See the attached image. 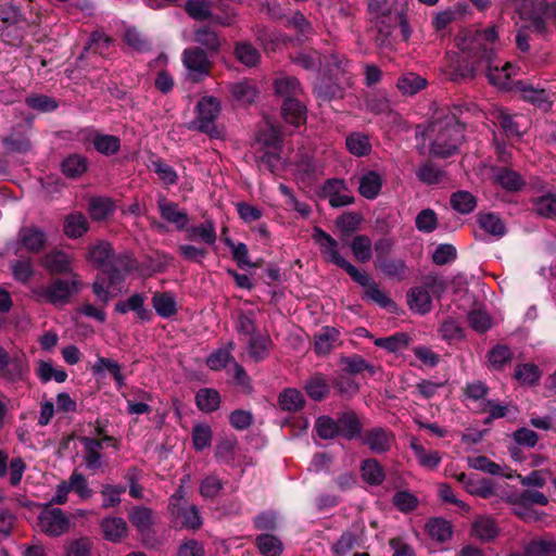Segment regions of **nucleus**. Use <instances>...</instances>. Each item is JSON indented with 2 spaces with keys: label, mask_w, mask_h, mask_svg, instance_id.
I'll use <instances>...</instances> for the list:
<instances>
[{
  "label": "nucleus",
  "mask_w": 556,
  "mask_h": 556,
  "mask_svg": "<svg viewBox=\"0 0 556 556\" xmlns=\"http://www.w3.org/2000/svg\"><path fill=\"white\" fill-rule=\"evenodd\" d=\"M350 61L344 54L330 53L323 62L325 75L330 78L340 79L348 74Z\"/></svg>",
  "instance_id": "nucleus-26"
},
{
  "label": "nucleus",
  "mask_w": 556,
  "mask_h": 556,
  "mask_svg": "<svg viewBox=\"0 0 556 556\" xmlns=\"http://www.w3.org/2000/svg\"><path fill=\"white\" fill-rule=\"evenodd\" d=\"M271 340L266 334H255L249 338V355L256 362L265 359L269 354Z\"/></svg>",
  "instance_id": "nucleus-45"
},
{
  "label": "nucleus",
  "mask_w": 556,
  "mask_h": 556,
  "mask_svg": "<svg viewBox=\"0 0 556 556\" xmlns=\"http://www.w3.org/2000/svg\"><path fill=\"white\" fill-rule=\"evenodd\" d=\"M16 243L30 254H40L48 245V235L38 226H23L17 232Z\"/></svg>",
  "instance_id": "nucleus-9"
},
{
  "label": "nucleus",
  "mask_w": 556,
  "mask_h": 556,
  "mask_svg": "<svg viewBox=\"0 0 556 556\" xmlns=\"http://www.w3.org/2000/svg\"><path fill=\"white\" fill-rule=\"evenodd\" d=\"M314 93L317 99L329 102L343 98L344 89L341 87L339 79L328 77V79L324 78L315 85Z\"/></svg>",
  "instance_id": "nucleus-25"
},
{
  "label": "nucleus",
  "mask_w": 556,
  "mask_h": 556,
  "mask_svg": "<svg viewBox=\"0 0 556 556\" xmlns=\"http://www.w3.org/2000/svg\"><path fill=\"white\" fill-rule=\"evenodd\" d=\"M153 510L146 506H135L129 513V520L139 533L149 532L152 527Z\"/></svg>",
  "instance_id": "nucleus-44"
},
{
  "label": "nucleus",
  "mask_w": 556,
  "mask_h": 556,
  "mask_svg": "<svg viewBox=\"0 0 556 556\" xmlns=\"http://www.w3.org/2000/svg\"><path fill=\"white\" fill-rule=\"evenodd\" d=\"M497 38L495 26L460 33L455 39L456 46L466 54V59L453 67L450 72V79L462 83L471 80L479 74H484L492 85L508 88V70L513 65L509 62L502 64L497 59L493 48Z\"/></svg>",
  "instance_id": "nucleus-1"
},
{
  "label": "nucleus",
  "mask_w": 556,
  "mask_h": 556,
  "mask_svg": "<svg viewBox=\"0 0 556 556\" xmlns=\"http://www.w3.org/2000/svg\"><path fill=\"white\" fill-rule=\"evenodd\" d=\"M356 542V533L351 530H345L331 545L330 549L334 556H346L354 548Z\"/></svg>",
  "instance_id": "nucleus-61"
},
{
  "label": "nucleus",
  "mask_w": 556,
  "mask_h": 556,
  "mask_svg": "<svg viewBox=\"0 0 556 556\" xmlns=\"http://www.w3.org/2000/svg\"><path fill=\"white\" fill-rule=\"evenodd\" d=\"M113 210V203L108 198L94 197L89 201L88 211L91 218L94 220H102L106 218Z\"/></svg>",
  "instance_id": "nucleus-57"
},
{
  "label": "nucleus",
  "mask_w": 556,
  "mask_h": 556,
  "mask_svg": "<svg viewBox=\"0 0 556 556\" xmlns=\"http://www.w3.org/2000/svg\"><path fill=\"white\" fill-rule=\"evenodd\" d=\"M315 430L323 440H331L339 437L337 418L327 415L319 416L315 421Z\"/></svg>",
  "instance_id": "nucleus-55"
},
{
  "label": "nucleus",
  "mask_w": 556,
  "mask_h": 556,
  "mask_svg": "<svg viewBox=\"0 0 556 556\" xmlns=\"http://www.w3.org/2000/svg\"><path fill=\"white\" fill-rule=\"evenodd\" d=\"M306 404L303 393L295 388H286L278 395V405L283 412H300Z\"/></svg>",
  "instance_id": "nucleus-22"
},
{
  "label": "nucleus",
  "mask_w": 556,
  "mask_h": 556,
  "mask_svg": "<svg viewBox=\"0 0 556 556\" xmlns=\"http://www.w3.org/2000/svg\"><path fill=\"white\" fill-rule=\"evenodd\" d=\"M394 433L383 427H374L364 431L359 438L363 445L367 446L374 454H386L390 452L394 442Z\"/></svg>",
  "instance_id": "nucleus-10"
},
{
  "label": "nucleus",
  "mask_w": 556,
  "mask_h": 556,
  "mask_svg": "<svg viewBox=\"0 0 556 556\" xmlns=\"http://www.w3.org/2000/svg\"><path fill=\"white\" fill-rule=\"evenodd\" d=\"M514 353L506 344H496L488 353V361L491 368L502 370L505 365L511 362Z\"/></svg>",
  "instance_id": "nucleus-46"
},
{
  "label": "nucleus",
  "mask_w": 556,
  "mask_h": 556,
  "mask_svg": "<svg viewBox=\"0 0 556 556\" xmlns=\"http://www.w3.org/2000/svg\"><path fill=\"white\" fill-rule=\"evenodd\" d=\"M376 267L389 279L403 281L408 278L410 271L405 261L401 258H387L376 264Z\"/></svg>",
  "instance_id": "nucleus-23"
},
{
  "label": "nucleus",
  "mask_w": 556,
  "mask_h": 556,
  "mask_svg": "<svg viewBox=\"0 0 556 556\" xmlns=\"http://www.w3.org/2000/svg\"><path fill=\"white\" fill-rule=\"evenodd\" d=\"M25 103L28 108L42 113L53 112L59 108V102L46 94H30L25 99Z\"/></svg>",
  "instance_id": "nucleus-60"
},
{
  "label": "nucleus",
  "mask_w": 556,
  "mask_h": 556,
  "mask_svg": "<svg viewBox=\"0 0 556 556\" xmlns=\"http://www.w3.org/2000/svg\"><path fill=\"white\" fill-rule=\"evenodd\" d=\"M281 115L287 123L298 127L306 119V106L299 100V97L283 100Z\"/></svg>",
  "instance_id": "nucleus-19"
},
{
  "label": "nucleus",
  "mask_w": 556,
  "mask_h": 556,
  "mask_svg": "<svg viewBox=\"0 0 556 556\" xmlns=\"http://www.w3.org/2000/svg\"><path fill=\"white\" fill-rule=\"evenodd\" d=\"M303 389L307 396L315 402H321L330 393V384L323 374L311 376L305 380Z\"/></svg>",
  "instance_id": "nucleus-20"
},
{
  "label": "nucleus",
  "mask_w": 556,
  "mask_h": 556,
  "mask_svg": "<svg viewBox=\"0 0 556 556\" xmlns=\"http://www.w3.org/2000/svg\"><path fill=\"white\" fill-rule=\"evenodd\" d=\"M197 407L203 413H213L220 406V395L213 388H202L195 394Z\"/></svg>",
  "instance_id": "nucleus-36"
},
{
  "label": "nucleus",
  "mask_w": 556,
  "mask_h": 556,
  "mask_svg": "<svg viewBox=\"0 0 556 556\" xmlns=\"http://www.w3.org/2000/svg\"><path fill=\"white\" fill-rule=\"evenodd\" d=\"M91 141L96 151L106 156L116 154L121 149V139L114 135L94 131Z\"/></svg>",
  "instance_id": "nucleus-35"
},
{
  "label": "nucleus",
  "mask_w": 556,
  "mask_h": 556,
  "mask_svg": "<svg viewBox=\"0 0 556 556\" xmlns=\"http://www.w3.org/2000/svg\"><path fill=\"white\" fill-rule=\"evenodd\" d=\"M193 41L199 45L211 56L219 53L222 40L218 34L210 26L203 25L194 29Z\"/></svg>",
  "instance_id": "nucleus-15"
},
{
  "label": "nucleus",
  "mask_w": 556,
  "mask_h": 556,
  "mask_svg": "<svg viewBox=\"0 0 556 556\" xmlns=\"http://www.w3.org/2000/svg\"><path fill=\"white\" fill-rule=\"evenodd\" d=\"M28 371V364L24 355H14L9 358L8 366L1 370L2 376L12 382L22 380Z\"/></svg>",
  "instance_id": "nucleus-43"
},
{
  "label": "nucleus",
  "mask_w": 556,
  "mask_h": 556,
  "mask_svg": "<svg viewBox=\"0 0 556 556\" xmlns=\"http://www.w3.org/2000/svg\"><path fill=\"white\" fill-rule=\"evenodd\" d=\"M185 11L195 21H206L212 17L211 2L208 0H187Z\"/></svg>",
  "instance_id": "nucleus-58"
},
{
  "label": "nucleus",
  "mask_w": 556,
  "mask_h": 556,
  "mask_svg": "<svg viewBox=\"0 0 556 556\" xmlns=\"http://www.w3.org/2000/svg\"><path fill=\"white\" fill-rule=\"evenodd\" d=\"M472 531L477 538L489 542L498 534V528L495 520L489 516H480L472 523Z\"/></svg>",
  "instance_id": "nucleus-40"
},
{
  "label": "nucleus",
  "mask_w": 556,
  "mask_h": 556,
  "mask_svg": "<svg viewBox=\"0 0 556 556\" xmlns=\"http://www.w3.org/2000/svg\"><path fill=\"white\" fill-rule=\"evenodd\" d=\"M494 179L503 189L510 192L520 191L526 185V181L516 170L506 166L494 169Z\"/></svg>",
  "instance_id": "nucleus-21"
},
{
  "label": "nucleus",
  "mask_w": 556,
  "mask_h": 556,
  "mask_svg": "<svg viewBox=\"0 0 556 556\" xmlns=\"http://www.w3.org/2000/svg\"><path fill=\"white\" fill-rule=\"evenodd\" d=\"M511 68L508 70L509 77L511 76ZM507 89H515L520 92L522 99L533 105L547 111L552 108V102L548 92L543 88H534L527 80H511L509 78V87Z\"/></svg>",
  "instance_id": "nucleus-11"
},
{
  "label": "nucleus",
  "mask_w": 556,
  "mask_h": 556,
  "mask_svg": "<svg viewBox=\"0 0 556 556\" xmlns=\"http://www.w3.org/2000/svg\"><path fill=\"white\" fill-rule=\"evenodd\" d=\"M345 147L351 154L357 157L367 156L371 152L369 136L359 131H352L346 136Z\"/></svg>",
  "instance_id": "nucleus-29"
},
{
  "label": "nucleus",
  "mask_w": 556,
  "mask_h": 556,
  "mask_svg": "<svg viewBox=\"0 0 556 556\" xmlns=\"http://www.w3.org/2000/svg\"><path fill=\"white\" fill-rule=\"evenodd\" d=\"M157 208L164 220L174 224L178 230L186 229L189 224V216L187 212L179 210L177 203L161 198L157 201Z\"/></svg>",
  "instance_id": "nucleus-14"
},
{
  "label": "nucleus",
  "mask_w": 556,
  "mask_h": 556,
  "mask_svg": "<svg viewBox=\"0 0 556 556\" xmlns=\"http://www.w3.org/2000/svg\"><path fill=\"white\" fill-rule=\"evenodd\" d=\"M236 330L239 336L251 338L257 334L256 314L253 309L240 312L236 321Z\"/></svg>",
  "instance_id": "nucleus-50"
},
{
  "label": "nucleus",
  "mask_w": 556,
  "mask_h": 556,
  "mask_svg": "<svg viewBox=\"0 0 556 556\" xmlns=\"http://www.w3.org/2000/svg\"><path fill=\"white\" fill-rule=\"evenodd\" d=\"M341 365H343V370L350 375H357L364 370H368L370 375L376 372L375 367L357 354L342 357Z\"/></svg>",
  "instance_id": "nucleus-54"
},
{
  "label": "nucleus",
  "mask_w": 556,
  "mask_h": 556,
  "mask_svg": "<svg viewBox=\"0 0 556 556\" xmlns=\"http://www.w3.org/2000/svg\"><path fill=\"white\" fill-rule=\"evenodd\" d=\"M152 305L159 316L170 318L177 313L175 296L169 292H156L152 296Z\"/></svg>",
  "instance_id": "nucleus-34"
},
{
  "label": "nucleus",
  "mask_w": 556,
  "mask_h": 556,
  "mask_svg": "<svg viewBox=\"0 0 556 556\" xmlns=\"http://www.w3.org/2000/svg\"><path fill=\"white\" fill-rule=\"evenodd\" d=\"M428 534L438 542H446L452 536L451 523L443 518H434L426 523Z\"/></svg>",
  "instance_id": "nucleus-53"
},
{
  "label": "nucleus",
  "mask_w": 556,
  "mask_h": 556,
  "mask_svg": "<svg viewBox=\"0 0 556 556\" xmlns=\"http://www.w3.org/2000/svg\"><path fill=\"white\" fill-rule=\"evenodd\" d=\"M427 85V80L416 73L408 72L402 74L397 78L396 87L405 96H414L422 90Z\"/></svg>",
  "instance_id": "nucleus-39"
},
{
  "label": "nucleus",
  "mask_w": 556,
  "mask_h": 556,
  "mask_svg": "<svg viewBox=\"0 0 556 556\" xmlns=\"http://www.w3.org/2000/svg\"><path fill=\"white\" fill-rule=\"evenodd\" d=\"M351 250L355 258L366 263L371 258V240L365 235L354 237L351 242Z\"/></svg>",
  "instance_id": "nucleus-63"
},
{
  "label": "nucleus",
  "mask_w": 556,
  "mask_h": 556,
  "mask_svg": "<svg viewBox=\"0 0 556 556\" xmlns=\"http://www.w3.org/2000/svg\"><path fill=\"white\" fill-rule=\"evenodd\" d=\"M374 343L378 348L394 353L403 350L408 345L409 337L404 332H396L389 337L378 338Z\"/></svg>",
  "instance_id": "nucleus-56"
},
{
  "label": "nucleus",
  "mask_w": 556,
  "mask_h": 556,
  "mask_svg": "<svg viewBox=\"0 0 556 556\" xmlns=\"http://www.w3.org/2000/svg\"><path fill=\"white\" fill-rule=\"evenodd\" d=\"M410 448L417 457L419 464L428 469H435L441 463V456L437 451H427L416 441L410 442Z\"/></svg>",
  "instance_id": "nucleus-52"
},
{
  "label": "nucleus",
  "mask_w": 556,
  "mask_h": 556,
  "mask_svg": "<svg viewBox=\"0 0 556 556\" xmlns=\"http://www.w3.org/2000/svg\"><path fill=\"white\" fill-rule=\"evenodd\" d=\"M100 526L104 539L113 543H119L128 534L127 522L121 517H105Z\"/></svg>",
  "instance_id": "nucleus-16"
},
{
  "label": "nucleus",
  "mask_w": 556,
  "mask_h": 556,
  "mask_svg": "<svg viewBox=\"0 0 556 556\" xmlns=\"http://www.w3.org/2000/svg\"><path fill=\"white\" fill-rule=\"evenodd\" d=\"M256 140L267 149L281 150L282 138L280 130L271 124H267L257 132Z\"/></svg>",
  "instance_id": "nucleus-49"
},
{
  "label": "nucleus",
  "mask_w": 556,
  "mask_h": 556,
  "mask_svg": "<svg viewBox=\"0 0 556 556\" xmlns=\"http://www.w3.org/2000/svg\"><path fill=\"white\" fill-rule=\"evenodd\" d=\"M382 187V178L375 170L367 172L359 178L358 191L361 195L368 200L376 199Z\"/></svg>",
  "instance_id": "nucleus-30"
},
{
  "label": "nucleus",
  "mask_w": 556,
  "mask_h": 556,
  "mask_svg": "<svg viewBox=\"0 0 556 556\" xmlns=\"http://www.w3.org/2000/svg\"><path fill=\"white\" fill-rule=\"evenodd\" d=\"M211 54L200 47H190L182 52V63L187 77L192 83H200L210 75Z\"/></svg>",
  "instance_id": "nucleus-7"
},
{
  "label": "nucleus",
  "mask_w": 556,
  "mask_h": 556,
  "mask_svg": "<svg viewBox=\"0 0 556 556\" xmlns=\"http://www.w3.org/2000/svg\"><path fill=\"white\" fill-rule=\"evenodd\" d=\"M359 469L363 480L370 485H380L384 481V469L375 458L364 459Z\"/></svg>",
  "instance_id": "nucleus-31"
},
{
  "label": "nucleus",
  "mask_w": 556,
  "mask_h": 556,
  "mask_svg": "<svg viewBox=\"0 0 556 556\" xmlns=\"http://www.w3.org/2000/svg\"><path fill=\"white\" fill-rule=\"evenodd\" d=\"M444 172L431 161L422 163L416 170L417 178L427 185L439 184L443 178Z\"/></svg>",
  "instance_id": "nucleus-59"
},
{
  "label": "nucleus",
  "mask_w": 556,
  "mask_h": 556,
  "mask_svg": "<svg viewBox=\"0 0 556 556\" xmlns=\"http://www.w3.org/2000/svg\"><path fill=\"white\" fill-rule=\"evenodd\" d=\"M235 55L240 63L249 67L257 65L261 59L258 50L250 42H237Z\"/></svg>",
  "instance_id": "nucleus-51"
},
{
  "label": "nucleus",
  "mask_w": 556,
  "mask_h": 556,
  "mask_svg": "<svg viewBox=\"0 0 556 556\" xmlns=\"http://www.w3.org/2000/svg\"><path fill=\"white\" fill-rule=\"evenodd\" d=\"M186 230L189 240L199 239L201 242L208 245H213L216 242L217 235L215 224L212 219H206L204 223L189 228L186 227Z\"/></svg>",
  "instance_id": "nucleus-32"
},
{
  "label": "nucleus",
  "mask_w": 556,
  "mask_h": 556,
  "mask_svg": "<svg viewBox=\"0 0 556 556\" xmlns=\"http://www.w3.org/2000/svg\"><path fill=\"white\" fill-rule=\"evenodd\" d=\"M339 437L345 440L359 439L363 433V425L357 414L352 410H344L337 414Z\"/></svg>",
  "instance_id": "nucleus-12"
},
{
  "label": "nucleus",
  "mask_w": 556,
  "mask_h": 556,
  "mask_svg": "<svg viewBox=\"0 0 556 556\" xmlns=\"http://www.w3.org/2000/svg\"><path fill=\"white\" fill-rule=\"evenodd\" d=\"M407 303L410 309L419 314H427L432 308L431 295L422 287H414L407 292Z\"/></svg>",
  "instance_id": "nucleus-28"
},
{
  "label": "nucleus",
  "mask_w": 556,
  "mask_h": 556,
  "mask_svg": "<svg viewBox=\"0 0 556 556\" xmlns=\"http://www.w3.org/2000/svg\"><path fill=\"white\" fill-rule=\"evenodd\" d=\"M533 210L540 216L553 218L556 216V195L546 194L538 198L533 203Z\"/></svg>",
  "instance_id": "nucleus-64"
},
{
  "label": "nucleus",
  "mask_w": 556,
  "mask_h": 556,
  "mask_svg": "<svg viewBox=\"0 0 556 556\" xmlns=\"http://www.w3.org/2000/svg\"><path fill=\"white\" fill-rule=\"evenodd\" d=\"M88 159L83 154L73 153L65 157L61 163L62 174L71 179L79 178L88 169Z\"/></svg>",
  "instance_id": "nucleus-24"
},
{
  "label": "nucleus",
  "mask_w": 556,
  "mask_h": 556,
  "mask_svg": "<svg viewBox=\"0 0 556 556\" xmlns=\"http://www.w3.org/2000/svg\"><path fill=\"white\" fill-rule=\"evenodd\" d=\"M476 111L473 103L454 104L447 111H440L431 123L433 139L430 144V152L438 157H448L458 151L465 139V123L460 121L462 115Z\"/></svg>",
  "instance_id": "nucleus-3"
},
{
  "label": "nucleus",
  "mask_w": 556,
  "mask_h": 556,
  "mask_svg": "<svg viewBox=\"0 0 556 556\" xmlns=\"http://www.w3.org/2000/svg\"><path fill=\"white\" fill-rule=\"evenodd\" d=\"M38 527L49 536H60L68 530L70 519L61 508L46 505L38 516Z\"/></svg>",
  "instance_id": "nucleus-8"
},
{
  "label": "nucleus",
  "mask_w": 556,
  "mask_h": 556,
  "mask_svg": "<svg viewBox=\"0 0 556 556\" xmlns=\"http://www.w3.org/2000/svg\"><path fill=\"white\" fill-rule=\"evenodd\" d=\"M232 97L242 104H251L257 97V89L249 80L238 81L230 85Z\"/></svg>",
  "instance_id": "nucleus-48"
},
{
  "label": "nucleus",
  "mask_w": 556,
  "mask_h": 556,
  "mask_svg": "<svg viewBox=\"0 0 556 556\" xmlns=\"http://www.w3.org/2000/svg\"><path fill=\"white\" fill-rule=\"evenodd\" d=\"M88 257L101 271L92 282V292L103 305H106L122 291L125 276L135 268V261L126 253L116 254L108 241H99L91 245Z\"/></svg>",
  "instance_id": "nucleus-2"
},
{
  "label": "nucleus",
  "mask_w": 556,
  "mask_h": 556,
  "mask_svg": "<svg viewBox=\"0 0 556 556\" xmlns=\"http://www.w3.org/2000/svg\"><path fill=\"white\" fill-rule=\"evenodd\" d=\"M81 289V282L74 275L71 280L56 278L53 279L47 287H41L36 293L46 300V302L54 306L66 305L71 298L78 293Z\"/></svg>",
  "instance_id": "nucleus-6"
},
{
  "label": "nucleus",
  "mask_w": 556,
  "mask_h": 556,
  "mask_svg": "<svg viewBox=\"0 0 556 556\" xmlns=\"http://www.w3.org/2000/svg\"><path fill=\"white\" fill-rule=\"evenodd\" d=\"M89 230L87 217L79 212L70 213L63 223V231L71 239L83 237Z\"/></svg>",
  "instance_id": "nucleus-27"
},
{
  "label": "nucleus",
  "mask_w": 556,
  "mask_h": 556,
  "mask_svg": "<svg viewBox=\"0 0 556 556\" xmlns=\"http://www.w3.org/2000/svg\"><path fill=\"white\" fill-rule=\"evenodd\" d=\"M438 215L432 208L421 210L415 218L417 230L424 233L433 232L438 228Z\"/></svg>",
  "instance_id": "nucleus-62"
},
{
  "label": "nucleus",
  "mask_w": 556,
  "mask_h": 556,
  "mask_svg": "<svg viewBox=\"0 0 556 556\" xmlns=\"http://www.w3.org/2000/svg\"><path fill=\"white\" fill-rule=\"evenodd\" d=\"M450 204L457 213L466 215L475 211L477 199L469 191L458 190L451 194Z\"/></svg>",
  "instance_id": "nucleus-42"
},
{
  "label": "nucleus",
  "mask_w": 556,
  "mask_h": 556,
  "mask_svg": "<svg viewBox=\"0 0 556 556\" xmlns=\"http://www.w3.org/2000/svg\"><path fill=\"white\" fill-rule=\"evenodd\" d=\"M477 223L486 233L501 238L506 233L505 223L495 213H479Z\"/></svg>",
  "instance_id": "nucleus-37"
},
{
  "label": "nucleus",
  "mask_w": 556,
  "mask_h": 556,
  "mask_svg": "<svg viewBox=\"0 0 556 556\" xmlns=\"http://www.w3.org/2000/svg\"><path fill=\"white\" fill-rule=\"evenodd\" d=\"M225 482L215 473L204 477L199 486L200 495L204 500H215L224 490Z\"/></svg>",
  "instance_id": "nucleus-47"
},
{
  "label": "nucleus",
  "mask_w": 556,
  "mask_h": 556,
  "mask_svg": "<svg viewBox=\"0 0 556 556\" xmlns=\"http://www.w3.org/2000/svg\"><path fill=\"white\" fill-rule=\"evenodd\" d=\"M314 241L319 245L324 258L344 269L349 276L365 290L374 282L370 276L358 270L356 266L348 262L338 251V242L329 233L324 231L320 227H315L312 235Z\"/></svg>",
  "instance_id": "nucleus-4"
},
{
  "label": "nucleus",
  "mask_w": 556,
  "mask_h": 556,
  "mask_svg": "<svg viewBox=\"0 0 556 556\" xmlns=\"http://www.w3.org/2000/svg\"><path fill=\"white\" fill-rule=\"evenodd\" d=\"M275 93L283 100L298 98L302 93L299 79L290 75H280L273 83Z\"/></svg>",
  "instance_id": "nucleus-17"
},
{
  "label": "nucleus",
  "mask_w": 556,
  "mask_h": 556,
  "mask_svg": "<svg viewBox=\"0 0 556 556\" xmlns=\"http://www.w3.org/2000/svg\"><path fill=\"white\" fill-rule=\"evenodd\" d=\"M254 544L263 556H280L283 552L282 541L273 534L262 533L254 540Z\"/></svg>",
  "instance_id": "nucleus-33"
},
{
  "label": "nucleus",
  "mask_w": 556,
  "mask_h": 556,
  "mask_svg": "<svg viewBox=\"0 0 556 556\" xmlns=\"http://www.w3.org/2000/svg\"><path fill=\"white\" fill-rule=\"evenodd\" d=\"M486 118L494 125L498 126L507 138H520L522 136L519 130L518 123L508 113V111L503 108L491 109L488 112Z\"/></svg>",
  "instance_id": "nucleus-13"
},
{
  "label": "nucleus",
  "mask_w": 556,
  "mask_h": 556,
  "mask_svg": "<svg viewBox=\"0 0 556 556\" xmlns=\"http://www.w3.org/2000/svg\"><path fill=\"white\" fill-rule=\"evenodd\" d=\"M340 332L333 327H324L317 334H315V352L318 355H326L330 353L333 344L339 340Z\"/></svg>",
  "instance_id": "nucleus-38"
},
{
  "label": "nucleus",
  "mask_w": 556,
  "mask_h": 556,
  "mask_svg": "<svg viewBox=\"0 0 556 556\" xmlns=\"http://www.w3.org/2000/svg\"><path fill=\"white\" fill-rule=\"evenodd\" d=\"M41 265L50 274H68L71 273V261L68 255L62 250H53L41 258Z\"/></svg>",
  "instance_id": "nucleus-18"
},
{
  "label": "nucleus",
  "mask_w": 556,
  "mask_h": 556,
  "mask_svg": "<svg viewBox=\"0 0 556 556\" xmlns=\"http://www.w3.org/2000/svg\"><path fill=\"white\" fill-rule=\"evenodd\" d=\"M219 113V100L213 96L203 97L197 103V117L189 128L206 134L211 138H218L220 132L216 127V119Z\"/></svg>",
  "instance_id": "nucleus-5"
},
{
  "label": "nucleus",
  "mask_w": 556,
  "mask_h": 556,
  "mask_svg": "<svg viewBox=\"0 0 556 556\" xmlns=\"http://www.w3.org/2000/svg\"><path fill=\"white\" fill-rule=\"evenodd\" d=\"M556 554V540L553 536L533 539L525 546V556H552Z\"/></svg>",
  "instance_id": "nucleus-41"
}]
</instances>
